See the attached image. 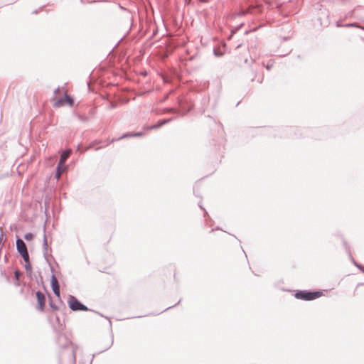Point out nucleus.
I'll return each instance as SVG.
<instances>
[{"label": "nucleus", "mask_w": 364, "mask_h": 364, "mask_svg": "<svg viewBox=\"0 0 364 364\" xmlns=\"http://www.w3.org/2000/svg\"><path fill=\"white\" fill-rule=\"evenodd\" d=\"M133 133H128V134H124L123 135H122L120 137L117 138V139H112L111 141H104L102 142L103 143V145L100 146H98V147H96L95 148V150H98L100 149V148H102V147H105V146H107L108 145H109L111 143H113L114 141H119L120 139H125V138H127V137H133L132 136Z\"/></svg>", "instance_id": "nucleus-4"}, {"label": "nucleus", "mask_w": 364, "mask_h": 364, "mask_svg": "<svg viewBox=\"0 0 364 364\" xmlns=\"http://www.w3.org/2000/svg\"><path fill=\"white\" fill-rule=\"evenodd\" d=\"M166 112L168 113H172V114H176L178 112V110H176V109H174L173 107L166 109Z\"/></svg>", "instance_id": "nucleus-19"}, {"label": "nucleus", "mask_w": 364, "mask_h": 364, "mask_svg": "<svg viewBox=\"0 0 364 364\" xmlns=\"http://www.w3.org/2000/svg\"><path fill=\"white\" fill-rule=\"evenodd\" d=\"M51 287L55 296H60V286L57 279L55 276H52L51 279Z\"/></svg>", "instance_id": "nucleus-6"}, {"label": "nucleus", "mask_w": 364, "mask_h": 364, "mask_svg": "<svg viewBox=\"0 0 364 364\" xmlns=\"http://www.w3.org/2000/svg\"><path fill=\"white\" fill-rule=\"evenodd\" d=\"M352 14H353V11H350V12L349 13V15H350V16H351Z\"/></svg>", "instance_id": "nucleus-33"}, {"label": "nucleus", "mask_w": 364, "mask_h": 364, "mask_svg": "<svg viewBox=\"0 0 364 364\" xmlns=\"http://www.w3.org/2000/svg\"><path fill=\"white\" fill-rule=\"evenodd\" d=\"M65 103L69 105L70 106H73L74 104L73 98L71 96L68 95L66 92H65L63 97L59 98L53 103V107L58 108L64 105V104Z\"/></svg>", "instance_id": "nucleus-1"}, {"label": "nucleus", "mask_w": 364, "mask_h": 364, "mask_svg": "<svg viewBox=\"0 0 364 364\" xmlns=\"http://www.w3.org/2000/svg\"><path fill=\"white\" fill-rule=\"evenodd\" d=\"M336 26L337 27H341V26H343V25L341 24L340 21H337L336 22Z\"/></svg>", "instance_id": "nucleus-29"}, {"label": "nucleus", "mask_w": 364, "mask_h": 364, "mask_svg": "<svg viewBox=\"0 0 364 364\" xmlns=\"http://www.w3.org/2000/svg\"><path fill=\"white\" fill-rule=\"evenodd\" d=\"M343 27L346 28H358L363 29V28L356 23H346L343 25Z\"/></svg>", "instance_id": "nucleus-14"}, {"label": "nucleus", "mask_w": 364, "mask_h": 364, "mask_svg": "<svg viewBox=\"0 0 364 364\" xmlns=\"http://www.w3.org/2000/svg\"><path fill=\"white\" fill-rule=\"evenodd\" d=\"M354 264L356 267H358L360 269L363 270V267L360 264H357L355 262H354Z\"/></svg>", "instance_id": "nucleus-27"}, {"label": "nucleus", "mask_w": 364, "mask_h": 364, "mask_svg": "<svg viewBox=\"0 0 364 364\" xmlns=\"http://www.w3.org/2000/svg\"><path fill=\"white\" fill-rule=\"evenodd\" d=\"M24 268L27 274H31L32 273V267L30 261L25 262Z\"/></svg>", "instance_id": "nucleus-11"}, {"label": "nucleus", "mask_w": 364, "mask_h": 364, "mask_svg": "<svg viewBox=\"0 0 364 364\" xmlns=\"http://www.w3.org/2000/svg\"><path fill=\"white\" fill-rule=\"evenodd\" d=\"M50 306H51V307L53 309H58V306L53 304L54 301H53V299H55V300H56L55 301H59L60 297H50Z\"/></svg>", "instance_id": "nucleus-17"}, {"label": "nucleus", "mask_w": 364, "mask_h": 364, "mask_svg": "<svg viewBox=\"0 0 364 364\" xmlns=\"http://www.w3.org/2000/svg\"><path fill=\"white\" fill-rule=\"evenodd\" d=\"M214 54L216 57H220L223 55L222 52L219 50V49H214L213 50Z\"/></svg>", "instance_id": "nucleus-20"}, {"label": "nucleus", "mask_w": 364, "mask_h": 364, "mask_svg": "<svg viewBox=\"0 0 364 364\" xmlns=\"http://www.w3.org/2000/svg\"><path fill=\"white\" fill-rule=\"evenodd\" d=\"M3 240V235H1L0 236V243L2 242Z\"/></svg>", "instance_id": "nucleus-31"}, {"label": "nucleus", "mask_w": 364, "mask_h": 364, "mask_svg": "<svg viewBox=\"0 0 364 364\" xmlns=\"http://www.w3.org/2000/svg\"><path fill=\"white\" fill-rule=\"evenodd\" d=\"M77 118H78L80 120H81V121H85V120H87V117H83V116H81V115H80V114H79V115H77Z\"/></svg>", "instance_id": "nucleus-23"}, {"label": "nucleus", "mask_w": 364, "mask_h": 364, "mask_svg": "<svg viewBox=\"0 0 364 364\" xmlns=\"http://www.w3.org/2000/svg\"><path fill=\"white\" fill-rule=\"evenodd\" d=\"M38 298V305L40 310H43L45 303H46V297H37Z\"/></svg>", "instance_id": "nucleus-9"}, {"label": "nucleus", "mask_w": 364, "mask_h": 364, "mask_svg": "<svg viewBox=\"0 0 364 364\" xmlns=\"http://www.w3.org/2000/svg\"><path fill=\"white\" fill-rule=\"evenodd\" d=\"M35 296H45V295L43 294V293L41 291L38 290L35 292Z\"/></svg>", "instance_id": "nucleus-22"}, {"label": "nucleus", "mask_w": 364, "mask_h": 364, "mask_svg": "<svg viewBox=\"0 0 364 364\" xmlns=\"http://www.w3.org/2000/svg\"><path fill=\"white\" fill-rule=\"evenodd\" d=\"M249 11L248 10H242L241 11H239V12H237V13H235L232 14V18H237V17H239V16H244Z\"/></svg>", "instance_id": "nucleus-13"}, {"label": "nucleus", "mask_w": 364, "mask_h": 364, "mask_svg": "<svg viewBox=\"0 0 364 364\" xmlns=\"http://www.w3.org/2000/svg\"><path fill=\"white\" fill-rule=\"evenodd\" d=\"M142 135H143V133H142V132H136V133H133V134H132V136L133 137H136V136H142Z\"/></svg>", "instance_id": "nucleus-21"}, {"label": "nucleus", "mask_w": 364, "mask_h": 364, "mask_svg": "<svg viewBox=\"0 0 364 364\" xmlns=\"http://www.w3.org/2000/svg\"><path fill=\"white\" fill-rule=\"evenodd\" d=\"M117 105L115 103H111L109 105V109H114L116 108Z\"/></svg>", "instance_id": "nucleus-25"}, {"label": "nucleus", "mask_w": 364, "mask_h": 364, "mask_svg": "<svg viewBox=\"0 0 364 364\" xmlns=\"http://www.w3.org/2000/svg\"><path fill=\"white\" fill-rule=\"evenodd\" d=\"M68 303L70 307L74 311H86L87 309L83 304H82L77 300H76L75 297H71Z\"/></svg>", "instance_id": "nucleus-2"}, {"label": "nucleus", "mask_w": 364, "mask_h": 364, "mask_svg": "<svg viewBox=\"0 0 364 364\" xmlns=\"http://www.w3.org/2000/svg\"><path fill=\"white\" fill-rule=\"evenodd\" d=\"M43 249H44V254H43L44 257H45L46 260H48V256H47L48 243H47V239H46V235H44V237H43Z\"/></svg>", "instance_id": "nucleus-10"}, {"label": "nucleus", "mask_w": 364, "mask_h": 364, "mask_svg": "<svg viewBox=\"0 0 364 364\" xmlns=\"http://www.w3.org/2000/svg\"><path fill=\"white\" fill-rule=\"evenodd\" d=\"M272 67V64H267L266 66L267 70H270Z\"/></svg>", "instance_id": "nucleus-28"}, {"label": "nucleus", "mask_w": 364, "mask_h": 364, "mask_svg": "<svg viewBox=\"0 0 364 364\" xmlns=\"http://www.w3.org/2000/svg\"><path fill=\"white\" fill-rule=\"evenodd\" d=\"M33 235L31 232H28L24 235V239L26 240H30L33 238Z\"/></svg>", "instance_id": "nucleus-18"}, {"label": "nucleus", "mask_w": 364, "mask_h": 364, "mask_svg": "<svg viewBox=\"0 0 364 364\" xmlns=\"http://www.w3.org/2000/svg\"><path fill=\"white\" fill-rule=\"evenodd\" d=\"M301 298L304 299L306 300H311V299H315L316 297L311 296V297H301Z\"/></svg>", "instance_id": "nucleus-26"}, {"label": "nucleus", "mask_w": 364, "mask_h": 364, "mask_svg": "<svg viewBox=\"0 0 364 364\" xmlns=\"http://www.w3.org/2000/svg\"><path fill=\"white\" fill-rule=\"evenodd\" d=\"M294 296H323L322 290L317 291H307V290H298Z\"/></svg>", "instance_id": "nucleus-3"}, {"label": "nucleus", "mask_w": 364, "mask_h": 364, "mask_svg": "<svg viewBox=\"0 0 364 364\" xmlns=\"http://www.w3.org/2000/svg\"><path fill=\"white\" fill-rule=\"evenodd\" d=\"M66 167L65 166H61V168L60 169H58V167L56 168V174H55V177L57 179H58L60 176V175L65 171Z\"/></svg>", "instance_id": "nucleus-12"}, {"label": "nucleus", "mask_w": 364, "mask_h": 364, "mask_svg": "<svg viewBox=\"0 0 364 364\" xmlns=\"http://www.w3.org/2000/svg\"><path fill=\"white\" fill-rule=\"evenodd\" d=\"M38 13V11L37 10H35L33 11V14H37Z\"/></svg>", "instance_id": "nucleus-32"}, {"label": "nucleus", "mask_w": 364, "mask_h": 364, "mask_svg": "<svg viewBox=\"0 0 364 364\" xmlns=\"http://www.w3.org/2000/svg\"><path fill=\"white\" fill-rule=\"evenodd\" d=\"M20 255L22 257L25 262L30 261L28 251L21 254Z\"/></svg>", "instance_id": "nucleus-16"}, {"label": "nucleus", "mask_w": 364, "mask_h": 364, "mask_svg": "<svg viewBox=\"0 0 364 364\" xmlns=\"http://www.w3.org/2000/svg\"><path fill=\"white\" fill-rule=\"evenodd\" d=\"M242 23H241L240 25H239L237 27H236L235 30L232 31V33H235L236 31H237L242 26Z\"/></svg>", "instance_id": "nucleus-24"}, {"label": "nucleus", "mask_w": 364, "mask_h": 364, "mask_svg": "<svg viewBox=\"0 0 364 364\" xmlns=\"http://www.w3.org/2000/svg\"><path fill=\"white\" fill-rule=\"evenodd\" d=\"M23 274V273L19 270H15L14 272V277L16 281L18 282H19L20 277Z\"/></svg>", "instance_id": "nucleus-15"}, {"label": "nucleus", "mask_w": 364, "mask_h": 364, "mask_svg": "<svg viewBox=\"0 0 364 364\" xmlns=\"http://www.w3.org/2000/svg\"><path fill=\"white\" fill-rule=\"evenodd\" d=\"M60 90V88L59 87H57L55 90H54V94L56 95Z\"/></svg>", "instance_id": "nucleus-30"}, {"label": "nucleus", "mask_w": 364, "mask_h": 364, "mask_svg": "<svg viewBox=\"0 0 364 364\" xmlns=\"http://www.w3.org/2000/svg\"><path fill=\"white\" fill-rule=\"evenodd\" d=\"M178 104L181 106V100H178Z\"/></svg>", "instance_id": "nucleus-34"}, {"label": "nucleus", "mask_w": 364, "mask_h": 364, "mask_svg": "<svg viewBox=\"0 0 364 364\" xmlns=\"http://www.w3.org/2000/svg\"><path fill=\"white\" fill-rule=\"evenodd\" d=\"M172 121V118H168V119H162V120H159L158 121V122L154 125H151V127H149L147 128V129H158L161 127H162L163 125L170 122Z\"/></svg>", "instance_id": "nucleus-8"}, {"label": "nucleus", "mask_w": 364, "mask_h": 364, "mask_svg": "<svg viewBox=\"0 0 364 364\" xmlns=\"http://www.w3.org/2000/svg\"><path fill=\"white\" fill-rule=\"evenodd\" d=\"M16 243L17 251L20 255L28 251L27 247L22 239L17 237Z\"/></svg>", "instance_id": "nucleus-5"}, {"label": "nucleus", "mask_w": 364, "mask_h": 364, "mask_svg": "<svg viewBox=\"0 0 364 364\" xmlns=\"http://www.w3.org/2000/svg\"><path fill=\"white\" fill-rule=\"evenodd\" d=\"M70 154V150H65L60 154V160H59V162L58 164V170L61 168V166H64V164L65 163L66 160L69 157Z\"/></svg>", "instance_id": "nucleus-7"}]
</instances>
